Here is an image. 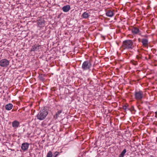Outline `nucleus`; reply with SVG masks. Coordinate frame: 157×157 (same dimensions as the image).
Here are the masks:
<instances>
[{
    "label": "nucleus",
    "instance_id": "nucleus-1",
    "mask_svg": "<svg viewBox=\"0 0 157 157\" xmlns=\"http://www.w3.org/2000/svg\"><path fill=\"white\" fill-rule=\"evenodd\" d=\"M48 110L46 107H44L39 112L37 115V119L40 120H44L48 114Z\"/></svg>",
    "mask_w": 157,
    "mask_h": 157
},
{
    "label": "nucleus",
    "instance_id": "nucleus-2",
    "mask_svg": "<svg viewBox=\"0 0 157 157\" xmlns=\"http://www.w3.org/2000/svg\"><path fill=\"white\" fill-rule=\"evenodd\" d=\"M122 47L124 49H132L134 47L133 42L131 40H126L123 42Z\"/></svg>",
    "mask_w": 157,
    "mask_h": 157
},
{
    "label": "nucleus",
    "instance_id": "nucleus-3",
    "mask_svg": "<svg viewBox=\"0 0 157 157\" xmlns=\"http://www.w3.org/2000/svg\"><path fill=\"white\" fill-rule=\"evenodd\" d=\"M92 64L90 60L84 61L82 66V68L83 71H90Z\"/></svg>",
    "mask_w": 157,
    "mask_h": 157
},
{
    "label": "nucleus",
    "instance_id": "nucleus-4",
    "mask_svg": "<svg viewBox=\"0 0 157 157\" xmlns=\"http://www.w3.org/2000/svg\"><path fill=\"white\" fill-rule=\"evenodd\" d=\"M143 93L142 91H136L134 94L135 98L137 100H141L143 98Z\"/></svg>",
    "mask_w": 157,
    "mask_h": 157
},
{
    "label": "nucleus",
    "instance_id": "nucleus-5",
    "mask_svg": "<svg viewBox=\"0 0 157 157\" xmlns=\"http://www.w3.org/2000/svg\"><path fill=\"white\" fill-rule=\"evenodd\" d=\"M9 64V61L6 59H3L0 61V66L2 67H6Z\"/></svg>",
    "mask_w": 157,
    "mask_h": 157
},
{
    "label": "nucleus",
    "instance_id": "nucleus-6",
    "mask_svg": "<svg viewBox=\"0 0 157 157\" xmlns=\"http://www.w3.org/2000/svg\"><path fill=\"white\" fill-rule=\"evenodd\" d=\"M45 21L43 18L37 20V24L38 26L40 27H44L45 25Z\"/></svg>",
    "mask_w": 157,
    "mask_h": 157
},
{
    "label": "nucleus",
    "instance_id": "nucleus-7",
    "mask_svg": "<svg viewBox=\"0 0 157 157\" xmlns=\"http://www.w3.org/2000/svg\"><path fill=\"white\" fill-rule=\"evenodd\" d=\"M41 47V45L38 44H35L32 46L31 48L30 51L36 52L38 51Z\"/></svg>",
    "mask_w": 157,
    "mask_h": 157
},
{
    "label": "nucleus",
    "instance_id": "nucleus-8",
    "mask_svg": "<svg viewBox=\"0 0 157 157\" xmlns=\"http://www.w3.org/2000/svg\"><path fill=\"white\" fill-rule=\"evenodd\" d=\"M29 144L28 143H23L22 144L21 148L23 151L27 150L29 147Z\"/></svg>",
    "mask_w": 157,
    "mask_h": 157
},
{
    "label": "nucleus",
    "instance_id": "nucleus-9",
    "mask_svg": "<svg viewBox=\"0 0 157 157\" xmlns=\"http://www.w3.org/2000/svg\"><path fill=\"white\" fill-rule=\"evenodd\" d=\"M19 125L20 123L17 121L15 120L12 122V126L14 128H17L19 127Z\"/></svg>",
    "mask_w": 157,
    "mask_h": 157
},
{
    "label": "nucleus",
    "instance_id": "nucleus-10",
    "mask_svg": "<svg viewBox=\"0 0 157 157\" xmlns=\"http://www.w3.org/2000/svg\"><path fill=\"white\" fill-rule=\"evenodd\" d=\"M70 9V7L69 5L64 6L62 8V10L63 11L65 12H68Z\"/></svg>",
    "mask_w": 157,
    "mask_h": 157
},
{
    "label": "nucleus",
    "instance_id": "nucleus-11",
    "mask_svg": "<svg viewBox=\"0 0 157 157\" xmlns=\"http://www.w3.org/2000/svg\"><path fill=\"white\" fill-rule=\"evenodd\" d=\"M143 45L144 47H147L148 44V40L147 39H143L142 40Z\"/></svg>",
    "mask_w": 157,
    "mask_h": 157
},
{
    "label": "nucleus",
    "instance_id": "nucleus-12",
    "mask_svg": "<svg viewBox=\"0 0 157 157\" xmlns=\"http://www.w3.org/2000/svg\"><path fill=\"white\" fill-rule=\"evenodd\" d=\"M106 16L109 17H112L114 15V13L112 11L108 10L106 13Z\"/></svg>",
    "mask_w": 157,
    "mask_h": 157
},
{
    "label": "nucleus",
    "instance_id": "nucleus-13",
    "mask_svg": "<svg viewBox=\"0 0 157 157\" xmlns=\"http://www.w3.org/2000/svg\"><path fill=\"white\" fill-rule=\"evenodd\" d=\"M139 31V29L136 27H134L132 29V32L133 34H137Z\"/></svg>",
    "mask_w": 157,
    "mask_h": 157
},
{
    "label": "nucleus",
    "instance_id": "nucleus-14",
    "mask_svg": "<svg viewBox=\"0 0 157 157\" xmlns=\"http://www.w3.org/2000/svg\"><path fill=\"white\" fill-rule=\"evenodd\" d=\"M13 107V105L11 103H9L6 105V109L7 110H10L12 109Z\"/></svg>",
    "mask_w": 157,
    "mask_h": 157
},
{
    "label": "nucleus",
    "instance_id": "nucleus-15",
    "mask_svg": "<svg viewBox=\"0 0 157 157\" xmlns=\"http://www.w3.org/2000/svg\"><path fill=\"white\" fill-rule=\"evenodd\" d=\"M63 111V109H62L61 110H59L57 112L56 114L54 116V118L55 119H57L59 116V115L60 113H61Z\"/></svg>",
    "mask_w": 157,
    "mask_h": 157
},
{
    "label": "nucleus",
    "instance_id": "nucleus-16",
    "mask_svg": "<svg viewBox=\"0 0 157 157\" xmlns=\"http://www.w3.org/2000/svg\"><path fill=\"white\" fill-rule=\"evenodd\" d=\"M90 16L88 13L85 12L82 14L81 16L83 18L86 19L89 17Z\"/></svg>",
    "mask_w": 157,
    "mask_h": 157
},
{
    "label": "nucleus",
    "instance_id": "nucleus-17",
    "mask_svg": "<svg viewBox=\"0 0 157 157\" xmlns=\"http://www.w3.org/2000/svg\"><path fill=\"white\" fill-rule=\"evenodd\" d=\"M45 76V75L43 74H41L39 75L38 76V78L40 80L42 81V82H43L44 80V77Z\"/></svg>",
    "mask_w": 157,
    "mask_h": 157
},
{
    "label": "nucleus",
    "instance_id": "nucleus-18",
    "mask_svg": "<svg viewBox=\"0 0 157 157\" xmlns=\"http://www.w3.org/2000/svg\"><path fill=\"white\" fill-rule=\"evenodd\" d=\"M126 152V150L125 149H124L121 153L120 154L118 157H123Z\"/></svg>",
    "mask_w": 157,
    "mask_h": 157
},
{
    "label": "nucleus",
    "instance_id": "nucleus-19",
    "mask_svg": "<svg viewBox=\"0 0 157 157\" xmlns=\"http://www.w3.org/2000/svg\"><path fill=\"white\" fill-rule=\"evenodd\" d=\"M52 154L51 151H49L47 154L46 157H52Z\"/></svg>",
    "mask_w": 157,
    "mask_h": 157
},
{
    "label": "nucleus",
    "instance_id": "nucleus-20",
    "mask_svg": "<svg viewBox=\"0 0 157 157\" xmlns=\"http://www.w3.org/2000/svg\"><path fill=\"white\" fill-rule=\"evenodd\" d=\"M59 152L57 151H56L54 153V157H56L59 154Z\"/></svg>",
    "mask_w": 157,
    "mask_h": 157
},
{
    "label": "nucleus",
    "instance_id": "nucleus-21",
    "mask_svg": "<svg viewBox=\"0 0 157 157\" xmlns=\"http://www.w3.org/2000/svg\"><path fill=\"white\" fill-rule=\"evenodd\" d=\"M123 109L124 110H126L127 109V106L125 105L124 106H123Z\"/></svg>",
    "mask_w": 157,
    "mask_h": 157
},
{
    "label": "nucleus",
    "instance_id": "nucleus-22",
    "mask_svg": "<svg viewBox=\"0 0 157 157\" xmlns=\"http://www.w3.org/2000/svg\"><path fill=\"white\" fill-rule=\"evenodd\" d=\"M136 57L138 59H140L141 58L140 56H136Z\"/></svg>",
    "mask_w": 157,
    "mask_h": 157
},
{
    "label": "nucleus",
    "instance_id": "nucleus-23",
    "mask_svg": "<svg viewBox=\"0 0 157 157\" xmlns=\"http://www.w3.org/2000/svg\"><path fill=\"white\" fill-rule=\"evenodd\" d=\"M138 40L139 42H140V41L141 39H140V38H139V39H138Z\"/></svg>",
    "mask_w": 157,
    "mask_h": 157
},
{
    "label": "nucleus",
    "instance_id": "nucleus-24",
    "mask_svg": "<svg viewBox=\"0 0 157 157\" xmlns=\"http://www.w3.org/2000/svg\"><path fill=\"white\" fill-rule=\"evenodd\" d=\"M155 115H157V111L155 113Z\"/></svg>",
    "mask_w": 157,
    "mask_h": 157
},
{
    "label": "nucleus",
    "instance_id": "nucleus-25",
    "mask_svg": "<svg viewBox=\"0 0 157 157\" xmlns=\"http://www.w3.org/2000/svg\"><path fill=\"white\" fill-rule=\"evenodd\" d=\"M94 68L93 69H92V72H93L94 71Z\"/></svg>",
    "mask_w": 157,
    "mask_h": 157
},
{
    "label": "nucleus",
    "instance_id": "nucleus-26",
    "mask_svg": "<svg viewBox=\"0 0 157 157\" xmlns=\"http://www.w3.org/2000/svg\"><path fill=\"white\" fill-rule=\"evenodd\" d=\"M137 63L136 62V64H135V65H137Z\"/></svg>",
    "mask_w": 157,
    "mask_h": 157
},
{
    "label": "nucleus",
    "instance_id": "nucleus-27",
    "mask_svg": "<svg viewBox=\"0 0 157 157\" xmlns=\"http://www.w3.org/2000/svg\"><path fill=\"white\" fill-rule=\"evenodd\" d=\"M132 107L133 108V110H134V107L132 106Z\"/></svg>",
    "mask_w": 157,
    "mask_h": 157
},
{
    "label": "nucleus",
    "instance_id": "nucleus-28",
    "mask_svg": "<svg viewBox=\"0 0 157 157\" xmlns=\"http://www.w3.org/2000/svg\"><path fill=\"white\" fill-rule=\"evenodd\" d=\"M156 125L157 126V124H156Z\"/></svg>",
    "mask_w": 157,
    "mask_h": 157
}]
</instances>
